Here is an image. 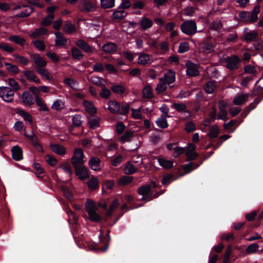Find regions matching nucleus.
Wrapping results in <instances>:
<instances>
[{
	"label": "nucleus",
	"instance_id": "obj_17",
	"mask_svg": "<svg viewBox=\"0 0 263 263\" xmlns=\"http://www.w3.org/2000/svg\"><path fill=\"white\" fill-rule=\"evenodd\" d=\"M201 48L203 51L211 53L214 49V44L211 37H208L202 41L200 44Z\"/></svg>",
	"mask_w": 263,
	"mask_h": 263
},
{
	"label": "nucleus",
	"instance_id": "obj_9",
	"mask_svg": "<svg viewBox=\"0 0 263 263\" xmlns=\"http://www.w3.org/2000/svg\"><path fill=\"white\" fill-rule=\"evenodd\" d=\"M223 60L227 64L226 67L229 70H234L239 68L240 60L237 55H232L223 58Z\"/></svg>",
	"mask_w": 263,
	"mask_h": 263
},
{
	"label": "nucleus",
	"instance_id": "obj_57",
	"mask_svg": "<svg viewBox=\"0 0 263 263\" xmlns=\"http://www.w3.org/2000/svg\"><path fill=\"white\" fill-rule=\"evenodd\" d=\"M259 246L256 243H253L249 245L246 250L247 254H251L255 253L259 249Z\"/></svg>",
	"mask_w": 263,
	"mask_h": 263
},
{
	"label": "nucleus",
	"instance_id": "obj_14",
	"mask_svg": "<svg viewBox=\"0 0 263 263\" xmlns=\"http://www.w3.org/2000/svg\"><path fill=\"white\" fill-rule=\"evenodd\" d=\"M185 67L186 68V74L187 76L194 77L199 75L200 72L197 64L188 61L185 63Z\"/></svg>",
	"mask_w": 263,
	"mask_h": 263
},
{
	"label": "nucleus",
	"instance_id": "obj_36",
	"mask_svg": "<svg viewBox=\"0 0 263 263\" xmlns=\"http://www.w3.org/2000/svg\"><path fill=\"white\" fill-rule=\"evenodd\" d=\"M16 114L22 117L25 121H28L30 123L32 122V117L31 115L26 112L23 109H17L16 111Z\"/></svg>",
	"mask_w": 263,
	"mask_h": 263
},
{
	"label": "nucleus",
	"instance_id": "obj_34",
	"mask_svg": "<svg viewBox=\"0 0 263 263\" xmlns=\"http://www.w3.org/2000/svg\"><path fill=\"white\" fill-rule=\"evenodd\" d=\"M219 134V128L217 125H214L210 127L208 136L210 139H213L217 138Z\"/></svg>",
	"mask_w": 263,
	"mask_h": 263
},
{
	"label": "nucleus",
	"instance_id": "obj_58",
	"mask_svg": "<svg viewBox=\"0 0 263 263\" xmlns=\"http://www.w3.org/2000/svg\"><path fill=\"white\" fill-rule=\"evenodd\" d=\"M5 66L7 67V69L13 73H18L20 72L19 68L17 65H12L10 63H5Z\"/></svg>",
	"mask_w": 263,
	"mask_h": 263
},
{
	"label": "nucleus",
	"instance_id": "obj_55",
	"mask_svg": "<svg viewBox=\"0 0 263 263\" xmlns=\"http://www.w3.org/2000/svg\"><path fill=\"white\" fill-rule=\"evenodd\" d=\"M156 124L161 128L164 129L168 126V123L165 117H161L156 121Z\"/></svg>",
	"mask_w": 263,
	"mask_h": 263
},
{
	"label": "nucleus",
	"instance_id": "obj_20",
	"mask_svg": "<svg viewBox=\"0 0 263 263\" xmlns=\"http://www.w3.org/2000/svg\"><path fill=\"white\" fill-rule=\"evenodd\" d=\"M76 45L84 52L91 54L93 53L92 48L84 40L79 39L76 42Z\"/></svg>",
	"mask_w": 263,
	"mask_h": 263
},
{
	"label": "nucleus",
	"instance_id": "obj_50",
	"mask_svg": "<svg viewBox=\"0 0 263 263\" xmlns=\"http://www.w3.org/2000/svg\"><path fill=\"white\" fill-rule=\"evenodd\" d=\"M13 56L18 63L23 65H27L29 63V60L24 56L18 54H14Z\"/></svg>",
	"mask_w": 263,
	"mask_h": 263
},
{
	"label": "nucleus",
	"instance_id": "obj_4",
	"mask_svg": "<svg viewBox=\"0 0 263 263\" xmlns=\"http://www.w3.org/2000/svg\"><path fill=\"white\" fill-rule=\"evenodd\" d=\"M260 12V6L256 5L250 13L248 11H241L239 17L243 22L254 23L258 20V14Z\"/></svg>",
	"mask_w": 263,
	"mask_h": 263
},
{
	"label": "nucleus",
	"instance_id": "obj_62",
	"mask_svg": "<svg viewBox=\"0 0 263 263\" xmlns=\"http://www.w3.org/2000/svg\"><path fill=\"white\" fill-rule=\"evenodd\" d=\"M81 115H76L72 117V121L73 126L80 127L82 125V121H81Z\"/></svg>",
	"mask_w": 263,
	"mask_h": 263
},
{
	"label": "nucleus",
	"instance_id": "obj_27",
	"mask_svg": "<svg viewBox=\"0 0 263 263\" xmlns=\"http://www.w3.org/2000/svg\"><path fill=\"white\" fill-rule=\"evenodd\" d=\"M163 79V82L170 85L173 83L175 81V73L171 70H169L166 73H165Z\"/></svg>",
	"mask_w": 263,
	"mask_h": 263
},
{
	"label": "nucleus",
	"instance_id": "obj_25",
	"mask_svg": "<svg viewBox=\"0 0 263 263\" xmlns=\"http://www.w3.org/2000/svg\"><path fill=\"white\" fill-rule=\"evenodd\" d=\"M140 29L142 31H145L151 28L153 25V22L147 17H143L140 22Z\"/></svg>",
	"mask_w": 263,
	"mask_h": 263
},
{
	"label": "nucleus",
	"instance_id": "obj_32",
	"mask_svg": "<svg viewBox=\"0 0 263 263\" xmlns=\"http://www.w3.org/2000/svg\"><path fill=\"white\" fill-rule=\"evenodd\" d=\"M47 29L43 27L36 29L30 35V36L32 39H36L42 35H46L47 34Z\"/></svg>",
	"mask_w": 263,
	"mask_h": 263
},
{
	"label": "nucleus",
	"instance_id": "obj_31",
	"mask_svg": "<svg viewBox=\"0 0 263 263\" xmlns=\"http://www.w3.org/2000/svg\"><path fill=\"white\" fill-rule=\"evenodd\" d=\"M102 50L106 53H112L116 51L117 45L112 42H108L103 45Z\"/></svg>",
	"mask_w": 263,
	"mask_h": 263
},
{
	"label": "nucleus",
	"instance_id": "obj_8",
	"mask_svg": "<svg viewBox=\"0 0 263 263\" xmlns=\"http://www.w3.org/2000/svg\"><path fill=\"white\" fill-rule=\"evenodd\" d=\"M137 192L139 195L142 196L141 200L151 201L153 199L152 198L153 192L151 184H147L140 186L138 187Z\"/></svg>",
	"mask_w": 263,
	"mask_h": 263
},
{
	"label": "nucleus",
	"instance_id": "obj_28",
	"mask_svg": "<svg viewBox=\"0 0 263 263\" xmlns=\"http://www.w3.org/2000/svg\"><path fill=\"white\" fill-rule=\"evenodd\" d=\"M57 39L55 41V45L57 46H63L66 45L67 43V40L63 36V35L60 32H55Z\"/></svg>",
	"mask_w": 263,
	"mask_h": 263
},
{
	"label": "nucleus",
	"instance_id": "obj_51",
	"mask_svg": "<svg viewBox=\"0 0 263 263\" xmlns=\"http://www.w3.org/2000/svg\"><path fill=\"white\" fill-rule=\"evenodd\" d=\"M134 132L131 130H127L121 137L120 140L122 143L129 142L131 141L130 138L134 136Z\"/></svg>",
	"mask_w": 263,
	"mask_h": 263
},
{
	"label": "nucleus",
	"instance_id": "obj_59",
	"mask_svg": "<svg viewBox=\"0 0 263 263\" xmlns=\"http://www.w3.org/2000/svg\"><path fill=\"white\" fill-rule=\"evenodd\" d=\"M45 159L48 164L52 167L55 166L58 163V160L50 155H47L45 156Z\"/></svg>",
	"mask_w": 263,
	"mask_h": 263
},
{
	"label": "nucleus",
	"instance_id": "obj_56",
	"mask_svg": "<svg viewBox=\"0 0 263 263\" xmlns=\"http://www.w3.org/2000/svg\"><path fill=\"white\" fill-rule=\"evenodd\" d=\"M189 49V43L187 42H183L180 43L178 52L179 53H183L188 51Z\"/></svg>",
	"mask_w": 263,
	"mask_h": 263
},
{
	"label": "nucleus",
	"instance_id": "obj_22",
	"mask_svg": "<svg viewBox=\"0 0 263 263\" xmlns=\"http://www.w3.org/2000/svg\"><path fill=\"white\" fill-rule=\"evenodd\" d=\"M22 102L25 106H31L34 104L33 97L27 90L24 91L21 96Z\"/></svg>",
	"mask_w": 263,
	"mask_h": 263
},
{
	"label": "nucleus",
	"instance_id": "obj_19",
	"mask_svg": "<svg viewBox=\"0 0 263 263\" xmlns=\"http://www.w3.org/2000/svg\"><path fill=\"white\" fill-rule=\"evenodd\" d=\"M23 73L26 79L29 81L33 82L36 84L41 83L40 79L37 78L33 71L30 70H25L23 71Z\"/></svg>",
	"mask_w": 263,
	"mask_h": 263
},
{
	"label": "nucleus",
	"instance_id": "obj_30",
	"mask_svg": "<svg viewBox=\"0 0 263 263\" xmlns=\"http://www.w3.org/2000/svg\"><path fill=\"white\" fill-rule=\"evenodd\" d=\"M5 95L3 97V100L7 102H11L13 100L14 90L11 88L6 87L4 91Z\"/></svg>",
	"mask_w": 263,
	"mask_h": 263
},
{
	"label": "nucleus",
	"instance_id": "obj_3",
	"mask_svg": "<svg viewBox=\"0 0 263 263\" xmlns=\"http://www.w3.org/2000/svg\"><path fill=\"white\" fill-rule=\"evenodd\" d=\"M107 105L108 109L112 114L118 113L124 116H127L128 114L130 106L127 103L121 106L119 102L110 100L108 101Z\"/></svg>",
	"mask_w": 263,
	"mask_h": 263
},
{
	"label": "nucleus",
	"instance_id": "obj_40",
	"mask_svg": "<svg viewBox=\"0 0 263 263\" xmlns=\"http://www.w3.org/2000/svg\"><path fill=\"white\" fill-rule=\"evenodd\" d=\"M159 81L160 83L157 84V87L155 88V90L158 95H160L165 92L167 89L166 84L163 82V79L160 78Z\"/></svg>",
	"mask_w": 263,
	"mask_h": 263
},
{
	"label": "nucleus",
	"instance_id": "obj_21",
	"mask_svg": "<svg viewBox=\"0 0 263 263\" xmlns=\"http://www.w3.org/2000/svg\"><path fill=\"white\" fill-rule=\"evenodd\" d=\"M11 151L12 157L14 160L18 161L23 159V150L20 146L16 145L13 146Z\"/></svg>",
	"mask_w": 263,
	"mask_h": 263
},
{
	"label": "nucleus",
	"instance_id": "obj_35",
	"mask_svg": "<svg viewBox=\"0 0 263 263\" xmlns=\"http://www.w3.org/2000/svg\"><path fill=\"white\" fill-rule=\"evenodd\" d=\"M175 176L172 174L164 175L161 179V183L165 186H167L173 180L177 179Z\"/></svg>",
	"mask_w": 263,
	"mask_h": 263
},
{
	"label": "nucleus",
	"instance_id": "obj_43",
	"mask_svg": "<svg viewBox=\"0 0 263 263\" xmlns=\"http://www.w3.org/2000/svg\"><path fill=\"white\" fill-rule=\"evenodd\" d=\"M142 97L144 99H152L154 97L151 87L148 86H145L142 90Z\"/></svg>",
	"mask_w": 263,
	"mask_h": 263
},
{
	"label": "nucleus",
	"instance_id": "obj_47",
	"mask_svg": "<svg viewBox=\"0 0 263 263\" xmlns=\"http://www.w3.org/2000/svg\"><path fill=\"white\" fill-rule=\"evenodd\" d=\"M83 105L86 108V110L91 114H95L97 112L96 108L93 106V104L89 101L85 100L83 102Z\"/></svg>",
	"mask_w": 263,
	"mask_h": 263
},
{
	"label": "nucleus",
	"instance_id": "obj_15",
	"mask_svg": "<svg viewBox=\"0 0 263 263\" xmlns=\"http://www.w3.org/2000/svg\"><path fill=\"white\" fill-rule=\"evenodd\" d=\"M31 60L36 65L35 68H44L47 65V62L39 53H30Z\"/></svg>",
	"mask_w": 263,
	"mask_h": 263
},
{
	"label": "nucleus",
	"instance_id": "obj_52",
	"mask_svg": "<svg viewBox=\"0 0 263 263\" xmlns=\"http://www.w3.org/2000/svg\"><path fill=\"white\" fill-rule=\"evenodd\" d=\"M54 18V15L53 14H48L44 18L43 21L41 23V25L42 26H48L52 22Z\"/></svg>",
	"mask_w": 263,
	"mask_h": 263
},
{
	"label": "nucleus",
	"instance_id": "obj_39",
	"mask_svg": "<svg viewBox=\"0 0 263 263\" xmlns=\"http://www.w3.org/2000/svg\"><path fill=\"white\" fill-rule=\"evenodd\" d=\"M215 81H209L205 84L204 87V91L208 94L213 93L216 88Z\"/></svg>",
	"mask_w": 263,
	"mask_h": 263
},
{
	"label": "nucleus",
	"instance_id": "obj_29",
	"mask_svg": "<svg viewBox=\"0 0 263 263\" xmlns=\"http://www.w3.org/2000/svg\"><path fill=\"white\" fill-rule=\"evenodd\" d=\"M89 127L95 129L100 126V118L97 116H92L88 118Z\"/></svg>",
	"mask_w": 263,
	"mask_h": 263
},
{
	"label": "nucleus",
	"instance_id": "obj_42",
	"mask_svg": "<svg viewBox=\"0 0 263 263\" xmlns=\"http://www.w3.org/2000/svg\"><path fill=\"white\" fill-rule=\"evenodd\" d=\"M158 162L160 166L165 169H169L173 166L174 162L171 160H168L164 158H159Z\"/></svg>",
	"mask_w": 263,
	"mask_h": 263
},
{
	"label": "nucleus",
	"instance_id": "obj_12",
	"mask_svg": "<svg viewBox=\"0 0 263 263\" xmlns=\"http://www.w3.org/2000/svg\"><path fill=\"white\" fill-rule=\"evenodd\" d=\"M258 33L255 30H250L248 28L243 30L242 39L247 43L255 41L258 37Z\"/></svg>",
	"mask_w": 263,
	"mask_h": 263
},
{
	"label": "nucleus",
	"instance_id": "obj_41",
	"mask_svg": "<svg viewBox=\"0 0 263 263\" xmlns=\"http://www.w3.org/2000/svg\"><path fill=\"white\" fill-rule=\"evenodd\" d=\"M63 29L68 34H73L76 31L74 25L70 21L66 22L64 25Z\"/></svg>",
	"mask_w": 263,
	"mask_h": 263
},
{
	"label": "nucleus",
	"instance_id": "obj_24",
	"mask_svg": "<svg viewBox=\"0 0 263 263\" xmlns=\"http://www.w3.org/2000/svg\"><path fill=\"white\" fill-rule=\"evenodd\" d=\"M172 107L179 112H186L189 114V116H191L192 111L187 109V105L183 103H174Z\"/></svg>",
	"mask_w": 263,
	"mask_h": 263
},
{
	"label": "nucleus",
	"instance_id": "obj_7",
	"mask_svg": "<svg viewBox=\"0 0 263 263\" xmlns=\"http://www.w3.org/2000/svg\"><path fill=\"white\" fill-rule=\"evenodd\" d=\"M180 29L184 34L192 36L197 32V25L194 21H186L180 25Z\"/></svg>",
	"mask_w": 263,
	"mask_h": 263
},
{
	"label": "nucleus",
	"instance_id": "obj_46",
	"mask_svg": "<svg viewBox=\"0 0 263 263\" xmlns=\"http://www.w3.org/2000/svg\"><path fill=\"white\" fill-rule=\"evenodd\" d=\"M87 185L90 189L95 190L99 187V180L96 177H92L88 182Z\"/></svg>",
	"mask_w": 263,
	"mask_h": 263
},
{
	"label": "nucleus",
	"instance_id": "obj_44",
	"mask_svg": "<svg viewBox=\"0 0 263 263\" xmlns=\"http://www.w3.org/2000/svg\"><path fill=\"white\" fill-rule=\"evenodd\" d=\"M111 90L116 94L121 95L125 92V87L120 84L113 85L110 87Z\"/></svg>",
	"mask_w": 263,
	"mask_h": 263
},
{
	"label": "nucleus",
	"instance_id": "obj_63",
	"mask_svg": "<svg viewBox=\"0 0 263 263\" xmlns=\"http://www.w3.org/2000/svg\"><path fill=\"white\" fill-rule=\"evenodd\" d=\"M244 73L255 75L256 73V70L254 66L250 64L245 65L243 68Z\"/></svg>",
	"mask_w": 263,
	"mask_h": 263
},
{
	"label": "nucleus",
	"instance_id": "obj_26",
	"mask_svg": "<svg viewBox=\"0 0 263 263\" xmlns=\"http://www.w3.org/2000/svg\"><path fill=\"white\" fill-rule=\"evenodd\" d=\"M249 95V93H242L238 95L234 98L233 100V103L237 105H241L244 104L247 101Z\"/></svg>",
	"mask_w": 263,
	"mask_h": 263
},
{
	"label": "nucleus",
	"instance_id": "obj_54",
	"mask_svg": "<svg viewBox=\"0 0 263 263\" xmlns=\"http://www.w3.org/2000/svg\"><path fill=\"white\" fill-rule=\"evenodd\" d=\"M199 166V164L194 162H191L185 164L183 165V169L186 173H189L193 170L197 168Z\"/></svg>",
	"mask_w": 263,
	"mask_h": 263
},
{
	"label": "nucleus",
	"instance_id": "obj_49",
	"mask_svg": "<svg viewBox=\"0 0 263 263\" xmlns=\"http://www.w3.org/2000/svg\"><path fill=\"white\" fill-rule=\"evenodd\" d=\"M150 61L149 56L146 53L140 54L138 58V63L140 65H145Z\"/></svg>",
	"mask_w": 263,
	"mask_h": 263
},
{
	"label": "nucleus",
	"instance_id": "obj_1",
	"mask_svg": "<svg viewBox=\"0 0 263 263\" xmlns=\"http://www.w3.org/2000/svg\"><path fill=\"white\" fill-rule=\"evenodd\" d=\"M110 233V231L109 229L106 231L105 234L103 231L101 230L99 238L100 242L104 246L101 247L98 243H93L89 246V249L95 252H98L100 251L102 252L106 251L108 248L109 242L111 239Z\"/></svg>",
	"mask_w": 263,
	"mask_h": 263
},
{
	"label": "nucleus",
	"instance_id": "obj_10",
	"mask_svg": "<svg viewBox=\"0 0 263 263\" xmlns=\"http://www.w3.org/2000/svg\"><path fill=\"white\" fill-rule=\"evenodd\" d=\"M76 175L78 177V179L83 181L89 178V171L88 168L83 164L74 165Z\"/></svg>",
	"mask_w": 263,
	"mask_h": 263
},
{
	"label": "nucleus",
	"instance_id": "obj_33",
	"mask_svg": "<svg viewBox=\"0 0 263 263\" xmlns=\"http://www.w3.org/2000/svg\"><path fill=\"white\" fill-rule=\"evenodd\" d=\"M71 52L72 57L76 60L80 61L84 58V55L82 51L76 47H72Z\"/></svg>",
	"mask_w": 263,
	"mask_h": 263
},
{
	"label": "nucleus",
	"instance_id": "obj_64",
	"mask_svg": "<svg viewBox=\"0 0 263 263\" xmlns=\"http://www.w3.org/2000/svg\"><path fill=\"white\" fill-rule=\"evenodd\" d=\"M110 95V91L108 88H107L106 86H103L102 88L101 91L100 92V96L101 97L106 99H108Z\"/></svg>",
	"mask_w": 263,
	"mask_h": 263
},
{
	"label": "nucleus",
	"instance_id": "obj_48",
	"mask_svg": "<svg viewBox=\"0 0 263 263\" xmlns=\"http://www.w3.org/2000/svg\"><path fill=\"white\" fill-rule=\"evenodd\" d=\"M35 102L36 104L40 107L39 110L41 111H47L48 108L46 105L43 103L41 98L39 96H36L35 97Z\"/></svg>",
	"mask_w": 263,
	"mask_h": 263
},
{
	"label": "nucleus",
	"instance_id": "obj_37",
	"mask_svg": "<svg viewBox=\"0 0 263 263\" xmlns=\"http://www.w3.org/2000/svg\"><path fill=\"white\" fill-rule=\"evenodd\" d=\"M35 71L40 74L43 78L47 80H50L52 79V77L50 76V73L47 69L44 68H34Z\"/></svg>",
	"mask_w": 263,
	"mask_h": 263
},
{
	"label": "nucleus",
	"instance_id": "obj_60",
	"mask_svg": "<svg viewBox=\"0 0 263 263\" xmlns=\"http://www.w3.org/2000/svg\"><path fill=\"white\" fill-rule=\"evenodd\" d=\"M0 49L8 53H12L15 50L13 47L5 42L0 43Z\"/></svg>",
	"mask_w": 263,
	"mask_h": 263
},
{
	"label": "nucleus",
	"instance_id": "obj_53",
	"mask_svg": "<svg viewBox=\"0 0 263 263\" xmlns=\"http://www.w3.org/2000/svg\"><path fill=\"white\" fill-rule=\"evenodd\" d=\"M9 40V41L17 44L22 46H24L26 42V41L24 39L20 37L18 35H15L11 36Z\"/></svg>",
	"mask_w": 263,
	"mask_h": 263
},
{
	"label": "nucleus",
	"instance_id": "obj_61",
	"mask_svg": "<svg viewBox=\"0 0 263 263\" xmlns=\"http://www.w3.org/2000/svg\"><path fill=\"white\" fill-rule=\"evenodd\" d=\"M186 132L188 133H192L196 129V126L192 121H189L186 123L184 127Z\"/></svg>",
	"mask_w": 263,
	"mask_h": 263
},
{
	"label": "nucleus",
	"instance_id": "obj_16",
	"mask_svg": "<svg viewBox=\"0 0 263 263\" xmlns=\"http://www.w3.org/2000/svg\"><path fill=\"white\" fill-rule=\"evenodd\" d=\"M25 136L30 140L34 147L39 152L44 153V149L42 145L39 142V139L37 136L33 133L31 135L25 134Z\"/></svg>",
	"mask_w": 263,
	"mask_h": 263
},
{
	"label": "nucleus",
	"instance_id": "obj_18",
	"mask_svg": "<svg viewBox=\"0 0 263 263\" xmlns=\"http://www.w3.org/2000/svg\"><path fill=\"white\" fill-rule=\"evenodd\" d=\"M101 164L100 159L96 156L90 157L88 162L89 167L95 171H101Z\"/></svg>",
	"mask_w": 263,
	"mask_h": 263
},
{
	"label": "nucleus",
	"instance_id": "obj_5",
	"mask_svg": "<svg viewBox=\"0 0 263 263\" xmlns=\"http://www.w3.org/2000/svg\"><path fill=\"white\" fill-rule=\"evenodd\" d=\"M249 96L252 98L257 97L253 102L246 107L247 109L251 111L263 100V88L260 86H256Z\"/></svg>",
	"mask_w": 263,
	"mask_h": 263
},
{
	"label": "nucleus",
	"instance_id": "obj_38",
	"mask_svg": "<svg viewBox=\"0 0 263 263\" xmlns=\"http://www.w3.org/2000/svg\"><path fill=\"white\" fill-rule=\"evenodd\" d=\"M137 171L136 167L130 161L126 163L124 170V173L127 175H132L135 174Z\"/></svg>",
	"mask_w": 263,
	"mask_h": 263
},
{
	"label": "nucleus",
	"instance_id": "obj_2",
	"mask_svg": "<svg viewBox=\"0 0 263 263\" xmlns=\"http://www.w3.org/2000/svg\"><path fill=\"white\" fill-rule=\"evenodd\" d=\"M131 1H122L117 9L114 10V12L111 16L112 22L118 23L124 19L128 14L126 9L130 7Z\"/></svg>",
	"mask_w": 263,
	"mask_h": 263
},
{
	"label": "nucleus",
	"instance_id": "obj_23",
	"mask_svg": "<svg viewBox=\"0 0 263 263\" xmlns=\"http://www.w3.org/2000/svg\"><path fill=\"white\" fill-rule=\"evenodd\" d=\"M49 148L51 151L59 155H63L66 152V148L59 144L51 143L49 145Z\"/></svg>",
	"mask_w": 263,
	"mask_h": 263
},
{
	"label": "nucleus",
	"instance_id": "obj_6",
	"mask_svg": "<svg viewBox=\"0 0 263 263\" xmlns=\"http://www.w3.org/2000/svg\"><path fill=\"white\" fill-rule=\"evenodd\" d=\"M85 206L89 219L91 221L95 222L103 223V219L95 210V204L92 201L89 199H87Z\"/></svg>",
	"mask_w": 263,
	"mask_h": 263
},
{
	"label": "nucleus",
	"instance_id": "obj_13",
	"mask_svg": "<svg viewBox=\"0 0 263 263\" xmlns=\"http://www.w3.org/2000/svg\"><path fill=\"white\" fill-rule=\"evenodd\" d=\"M79 8L83 12H93L96 10L95 1H80Z\"/></svg>",
	"mask_w": 263,
	"mask_h": 263
},
{
	"label": "nucleus",
	"instance_id": "obj_45",
	"mask_svg": "<svg viewBox=\"0 0 263 263\" xmlns=\"http://www.w3.org/2000/svg\"><path fill=\"white\" fill-rule=\"evenodd\" d=\"M134 179V177L128 176H123L118 180V183L121 186L125 185L132 182Z\"/></svg>",
	"mask_w": 263,
	"mask_h": 263
},
{
	"label": "nucleus",
	"instance_id": "obj_11",
	"mask_svg": "<svg viewBox=\"0 0 263 263\" xmlns=\"http://www.w3.org/2000/svg\"><path fill=\"white\" fill-rule=\"evenodd\" d=\"M84 154L83 151L81 148H76L73 152V156L71 159V162L72 166L84 164Z\"/></svg>",
	"mask_w": 263,
	"mask_h": 263
}]
</instances>
